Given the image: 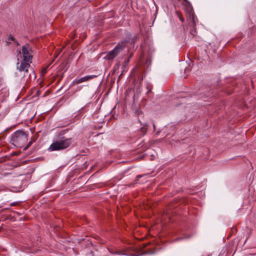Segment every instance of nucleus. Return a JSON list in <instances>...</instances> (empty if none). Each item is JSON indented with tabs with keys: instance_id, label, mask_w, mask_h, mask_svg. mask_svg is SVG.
<instances>
[{
	"instance_id": "nucleus-18",
	"label": "nucleus",
	"mask_w": 256,
	"mask_h": 256,
	"mask_svg": "<svg viewBox=\"0 0 256 256\" xmlns=\"http://www.w3.org/2000/svg\"><path fill=\"white\" fill-rule=\"evenodd\" d=\"M90 254L91 256H95L94 254V252L93 251L90 250Z\"/></svg>"
},
{
	"instance_id": "nucleus-24",
	"label": "nucleus",
	"mask_w": 256,
	"mask_h": 256,
	"mask_svg": "<svg viewBox=\"0 0 256 256\" xmlns=\"http://www.w3.org/2000/svg\"><path fill=\"white\" fill-rule=\"evenodd\" d=\"M153 126H154V129H155V128H156V126H155V124H154V123H153Z\"/></svg>"
},
{
	"instance_id": "nucleus-23",
	"label": "nucleus",
	"mask_w": 256,
	"mask_h": 256,
	"mask_svg": "<svg viewBox=\"0 0 256 256\" xmlns=\"http://www.w3.org/2000/svg\"><path fill=\"white\" fill-rule=\"evenodd\" d=\"M129 62V59H127L125 60V63H128Z\"/></svg>"
},
{
	"instance_id": "nucleus-3",
	"label": "nucleus",
	"mask_w": 256,
	"mask_h": 256,
	"mask_svg": "<svg viewBox=\"0 0 256 256\" xmlns=\"http://www.w3.org/2000/svg\"><path fill=\"white\" fill-rule=\"evenodd\" d=\"M125 46L123 42L118 43L112 50L107 54L104 59L113 60L124 48Z\"/></svg>"
},
{
	"instance_id": "nucleus-22",
	"label": "nucleus",
	"mask_w": 256,
	"mask_h": 256,
	"mask_svg": "<svg viewBox=\"0 0 256 256\" xmlns=\"http://www.w3.org/2000/svg\"><path fill=\"white\" fill-rule=\"evenodd\" d=\"M180 20H181L182 22H184V19L183 18H181L180 17Z\"/></svg>"
},
{
	"instance_id": "nucleus-12",
	"label": "nucleus",
	"mask_w": 256,
	"mask_h": 256,
	"mask_svg": "<svg viewBox=\"0 0 256 256\" xmlns=\"http://www.w3.org/2000/svg\"><path fill=\"white\" fill-rule=\"evenodd\" d=\"M32 142H30L28 144L24 147V150H26V149H28L30 146L31 144H32Z\"/></svg>"
},
{
	"instance_id": "nucleus-11",
	"label": "nucleus",
	"mask_w": 256,
	"mask_h": 256,
	"mask_svg": "<svg viewBox=\"0 0 256 256\" xmlns=\"http://www.w3.org/2000/svg\"><path fill=\"white\" fill-rule=\"evenodd\" d=\"M196 20H197V19H195V25H194V26L192 22V20H190V23H189L190 26L192 27V28L190 30V32L192 36H194L196 34Z\"/></svg>"
},
{
	"instance_id": "nucleus-6",
	"label": "nucleus",
	"mask_w": 256,
	"mask_h": 256,
	"mask_svg": "<svg viewBox=\"0 0 256 256\" xmlns=\"http://www.w3.org/2000/svg\"><path fill=\"white\" fill-rule=\"evenodd\" d=\"M30 64L28 62L22 60L20 64L18 62L16 64V68L20 72H24V76H26L25 73L28 72V70L30 67Z\"/></svg>"
},
{
	"instance_id": "nucleus-27",
	"label": "nucleus",
	"mask_w": 256,
	"mask_h": 256,
	"mask_svg": "<svg viewBox=\"0 0 256 256\" xmlns=\"http://www.w3.org/2000/svg\"><path fill=\"white\" fill-rule=\"evenodd\" d=\"M34 141V140L32 139V140H31L30 142H33Z\"/></svg>"
},
{
	"instance_id": "nucleus-4",
	"label": "nucleus",
	"mask_w": 256,
	"mask_h": 256,
	"mask_svg": "<svg viewBox=\"0 0 256 256\" xmlns=\"http://www.w3.org/2000/svg\"><path fill=\"white\" fill-rule=\"evenodd\" d=\"M30 46V44H26L25 46H22V52L23 54V60L32 62V56L30 54V52H32V50L31 48L28 49Z\"/></svg>"
},
{
	"instance_id": "nucleus-2",
	"label": "nucleus",
	"mask_w": 256,
	"mask_h": 256,
	"mask_svg": "<svg viewBox=\"0 0 256 256\" xmlns=\"http://www.w3.org/2000/svg\"><path fill=\"white\" fill-rule=\"evenodd\" d=\"M28 134L22 130H18L10 136V142L17 147L22 148L28 140Z\"/></svg>"
},
{
	"instance_id": "nucleus-5",
	"label": "nucleus",
	"mask_w": 256,
	"mask_h": 256,
	"mask_svg": "<svg viewBox=\"0 0 256 256\" xmlns=\"http://www.w3.org/2000/svg\"><path fill=\"white\" fill-rule=\"evenodd\" d=\"M186 4V12L188 13V17L189 18L190 20H192L193 24L195 25V19H197L194 10L192 6V4L188 0H184Z\"/></svg>"
},
{
	"instance_id": "nucleus-19",
	"label": "nucleus",
	"mask_w": 256,
	"mask_h": 256,
	"mask_svg": "<svg viewBox=\"0 0 256 256\" xmlns=\"http://www.w3.org/2000/svg\"><path fill=\"white\" fill-rule=\"evenodd\" d=\"M14 42L16 44V46H20L19 42L16 40V41H14Z\"/></svg>"
},
{
	"instance_id": "nucleus-8",
	"label": "nucleus",
	"mask_w": 256,
	"mask_h": 256,
	"mask_svg": "<svg viewBox=\"0 0 256 256\" xmlns=\"http://www.w3.org/2000/svg\"><path fill=\"white\" fill-rule=\"evenodd\" d=\"M148 126V124L147 123L143 124L142 127L138 132V134L139 137L144 136L146 134Z\"/></svg>"
},
{
	"instance_id": "nucleus-20",
	"label": "nucleus",
	"mask_w": 256,
	"mask_h": 256,
	"mask_svg": "<svg viewBox=\"0 0 256 256\" xmlns=\"http://www.w3.org/2000/svg\"><path fill=\"white\" fill-rule=\"evenodd\" d=\"M160 130H158L156 132V134L158 135L160 133Z\"/></svg>"
},
{
	"instance_id": "nucleus-28",
	"label": "nucleus",
	"mask_w": 256,
	"mask_h": 256,
	"mask_svg": "<svg viewBox=\"0 0 256 256\" xmlns=\"http://www.w3.org/2000/svg\"><path fill=\"white\" fill-rule=\"evenodd\" d=\"M0 207H1V206H0Z\"/></svg>"
},
{
	"instance_id": "nucleus-21",
	"label": "nucleus",
	"mask_w": 256,
	"mask_h": 256,
	"mask_svg": "<svg viewBox=\"0 0 256 256\" xmlns=\"http://www.w3.org/2000/svg\"><path fill=\"white\" fill-rule=\"evenodd\" d=\"M128 256V254H127ZM128 256H138V255H136L135 254H128Z\"/></svg>"
},
{
	"instance_id": "nucleus-13",
	"label": "nucleus",
	"mask_w": 256,
	"mask_h": 256,
	"mask_svg": "<svg viewBox=\"0 0 256 256\" xmlns=\"http://www.w3.org/2000/svg\"><path fill=\"white\" fill-rule=\"evenodd\" d=\"M8 40H12V41H16V39L15 38L12 36V35H10L8 37Z\"/></svg>"
},
{
	"instance_id": "nucleus-26",
	"label": "nucleus",
	"mask_w": 256,
	"mask_h": 256,
	"mask_svg": "<svg viewBox=\"0 0 256 256\" xmlns=\"http://www.w3.org/2000/svg\"><path fill=\"white\" fill-rule=\"evenodd\" d=\"M150 92V90H148V91L147 92Z\"/></svg>"
},
{
	"instance_id": "nucleus-16",
	"label": "nucleus",
	"mask_w": 256,
	"mask_h": 256,
	"mask_svg": "<svg viewBox=\"0 0 256 256\" xmlns=\"http://www.w3.org/2000/svg\"><path fill=\"white\" fill-rule=\"evenodd\" d=\"M17 204H18V202H12V203H11V204H10V206H16Z\"/></svg>"
},
{
	"instance_id": "nucleus-7",
	"label": "nucleus",
	"mask_w": 256,
	"mask_h": 256,
	"mask_svg": "<svg viewBox=\"0 0 256 256\" xmlns=\"http://www.w3.org/2000/svg\"><path fill=\"white\" fill-rule=\"evenodd\" d=\"M96 75H90V76H87L82 78H76L74 80V84H78L80 83H82V82L88 81L92 78H94L96 77Z\"/></svg>"
},
{
	"instance_id": "nucleus-9",
	"label": "nucleus",
	"mask_w": 256,
	"mask_h": 256,
	"mask_svg": "<svg viewBox=\"0 0 256 256\" xmlns=\"http://www.w3.org/2000/svg\"><path fill=\"white\" fill-rule=\"evenodd\" d=\"M130 35L129 34L128 36L124 40V41L122 42H124V45L126 44L128 42H130L131 44H134L138 40V38L136 36H134L132 38H130Z\"/></svg>"
},
{
	"instance_id": "nucleus-1",
	"label": "nucleus",
	"mask_w": 256,
	"mask_h": 256,
	"mask_svg": "<svg viewBox=\"0 0 256 256\" xmlns=\"http://www.w3.org/2000/svg\"><path fill=\"white\" fill-rule=\"evenodd\" d=\"M68 128H66L60 131L58 134V140L54 141L48 148L49 152L54 151H60L66 149L70 147L74 142L72 138L66 137L64 134L68 132Z\"/></svg>"
},
{
	"instance_id": "nucleus-10",
	"label": "nucleus",
	"mask_w": 256,
	"mask_h": 256,
	"mask_svg": "<svg viewBox=\"0 0 256 256\" xmlns=\"http://www.w3.org/2000/svg\"><path fill=\"white\" fill-rule=\"evenodd\" d=\"M108 250L112 254L126 255V254L123 252L116 250L114 248H108Z\"/></svg>"
},
{
	"instance_id": "nucleus-14",
	"label": "nucleus",
	"mask_w": 256,
	"mask_h": 256,
	"mask_svg": "<svg viewBox=\"0 0 256 256\" xmlns=\"http://www.w3.org/2000/svg\"><path fill=\"white\" fill-rule=\"evenodd\" d=\"M136 114L138 115V116H139L140 114H142V112L140 110H136Z\"/></svg>"
},
{
	"instance_id": "nucleus-15",
	"label": "nucleus",
	"mask_w": 256,
	"mask_h": 256,
	"mask_svg": "<svg viewBox=\"0 0 256 256\" xmlns=\"http://www.w3.org/2000/svg\"><path fill=\"white\" fill-rule=\"evenodd\" d=\"M142 176L141 175H138L136 176V180H135V181L136 182H137L139 178H142Z\"/></svg>"
},
{
	"instance_id": "nucleus-25",
	"label": "nucleus",
	"mask_w": 256,
	"mask_h": 256,
	"mask_svg": "<svg viewBox=\"0 0 256 256\" xmlns=\"http://www.w3.org/2000/svg\"><path fill=\"white\" fill-rule=\"evenodd\" d=\"M8 44L7 45H8L10 44V42H6Z\"/></svg>"
},
{
	"instance_id": "nucleus-17",
	"label": "nucleus",
	"mask_w": 256,
	"mask_h": 256,
	"mask_svg": "<svg viewBox=\"0 0 256 256\" xmlns=\"http://www.w3.org/2000/svg\"><path fill=\"white\" fill-rule=\"evenodd\" d=\"M190 71V68H186L184 69V72H187Z\"/></svg>"
}]
</instances>
